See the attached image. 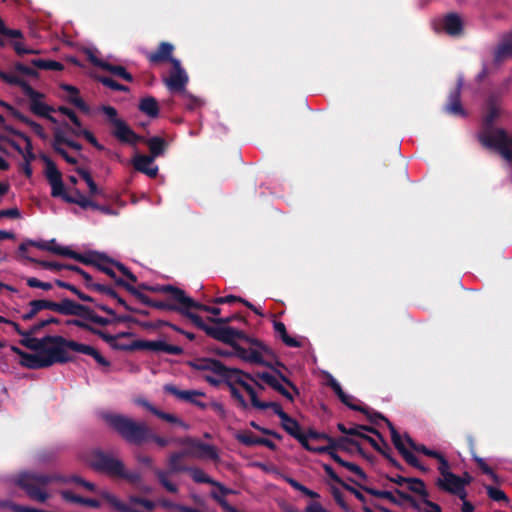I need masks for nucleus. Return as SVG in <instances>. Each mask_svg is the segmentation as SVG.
I'll use <instances>...</instances> for the list:
<instances>
[{"label": "nucleus", "instance_id": "obj_1", "mask_svg": "<svg viewBox=\"0 0 512 512\" xmlns=\"http://www.w3.org/2000/svg\"><path fill=\"white\" fill-rule=\"evenodd\" d=\"M186 365L195 371L209 372L203 376L204 380L214 387H218L225 381L236 380L249 395L250 401L256 395L255 389L245 380L252 379L249 373L238 368H231L224 365L221 361L210 358L200 357L186 362Z\"/></svg>", "mask_w": 512, "mask_h": 512}, {"label": "nucleus", "instance_id": "obj_54", "mask_svg": "<svg viewBox=\"0 0 512 512\" xmlns=\"http://www.w3.org/2000/svg\"><path fill=\"white\" fill-rule=\"evenodd\" d=\"M12 74L18 76L23 82H25V81L20 77L19 74L25 75V76H30V77L37 76V72L35 70H33L32 68H29L21 63H16L14 65V72Z\"/></svg>", "mask_w": 512, "mask_h": 512}, {"label": "nucleus", "instance_id": "obj_35", "mask_svg": "<svg viewBox=\"0 0 512 512\" xmlns=\"http://www.w3.org/2000/svg\"><path fill=\"white\" fill-rule=\"evenodd\" d=\"M131 292V294L139 300L141 303L159 309L163 311H167L166 308H172L171 306H168L164 304L163 299L160 300H152L150 297H148L145 293H143V290H128Z\"/></svg>", "mask_w": 512, "mask_h": 512}, {"label": "nucleus", "instance_id": "obj_62", "mask_svg": "<svg viewBox=\"0 0 512 512\" xmlns=\"http://www.w3.org/2000/svg\"><path fill=\"white\" fill-rule=\"evenodd\" d=\"M339 400L351 410L364 411V409H362V405H357L353 403L355 398L352 395L344 393L343 395H340Z\"/></svg>", "mask_w": 512, "mask_h": 512}, {"label": "nucleus", "instance_id": "obj_58", "mask_svg": "<svg viewBox=\"0 0 512 512\" xmlns=\"http://www.w3.org/2000/svg\"><path fill=\"white\" fill-rule=\"evenodd\" d=\"M118 478L125 479L131 484H137L141 481V474L137 471H126L125 467L123 468L120 476Z\"/></svg>", "mask_w": 512, "mask_h": 512}, {"label": "nucleus", "instance_id": "obj_9", "mask_svg": "<svg viewBox=\"0 0 512 512\" xmlns=\"http://www.w3.org/2000/svg\"><path fill=\"white\" fill-rule=\"evenodd\" d=\"M189 77L186 71L182 68L178 59L172 60V71L168 76L163 77V82L172 93L180 94L186 101L191 102L190 107L198 105L199 101L188 93L186 86Z\"/></svg>", "mask_w": 512, "mask_h": 512}, {"label": "nucleus", "instance_id": "obj_24", "mask_svg": "<svg viewBox=\"0 0 512 512\" xmlns=\"http://www.w3.org/2000/svg\"><path fill=\"white\" fill-rule=\"evenodd\" d=\"M467 442L469 446L472 459L482 471V473L488 475L494 482L499 481L498 475L492 470V468L485 462V460L476 454L475 439L472 435L467 436Z\"/></svg>", "mask_w": 512, "mask_h": 512}, {"label": "nucleus", "instance_id": "obj_61", "mask_svg": "<svg viewBox=\"0 0 512 512\" xmlns=\"http://www.w3.org/2000/svg\"><path fill=\"white\" fill-rule=\"evenodd\" d=\"M341 466L348 469L352 473L356 474L362 480L367 479L366 473L363 471V469L360 466L356 465L355 463L348 462L345 460Z\"/></svg>", "mask_w": 512, "mask_h": 512}, {"label": "nucleus", "instance_id": "obj_39", "mask_svg": "<svg viewBox=\"0 0 512 512\" xmlns=\"http://www.w3.org/2000/svg\"><path fill=\"white\" fill-rule=\"evenodd\" d=\"M406 484L409 491L420 495L422 498L429 497V493L423 480L409 477Z\"/></svg>", "mask_w": 512, "mask_h": 512}, {"label": "nucleus", "instance_id": "obj_23", "mask_svg": "<svg viewBox=\"0 0 512 512\" xmlns=\"http://www.w3.org/2000/svg\"><path fill=\"white\" fill-rule=\"evenodd\" d=\"M132 163L137 171L142 172L151 178L156 177L158 173V167L153 164L154 157L136 154L132 159Z\"/></svg>", "mask_w": 512, "mask_h": 512}, {"label": "nucleus", "instance_id": "obj_52", "mask_svg": "<svg viewBox=\"0 0 512 512\" xmlns=\"http://www.w3.org/2000/svg\"><path fill=\"white\" fill-rule=\"evenodd\" d=\"M105 70L112 72L114 75H117V76L125 79L126 81H129V82L132 81V75L130 73H128L125 70V68L122 66H115V65H111L108 63V64H105Z\"/></svg>", "mask_w": 512, "mask_h": 512}, {"label": "nucleus", "instance_id": "obj_5", "mask_svg": "<svg viewBox=\"0 0 512 512\" xmlns=\"http://www.w3.org/2000/svg\"><path fill=\"white\" fill-rule=\"evenodd\" d=\"M102 419L126 443L135 446H142L146 443L149 426L145 422L136 421L119 413H104Z\"/></svg>", "mask_w": 512, "mask_h": 512}, {"label": "nucleus", "instance_id": "obj_51", "mask_svg": "<svg viewBox=\"0 0 512 512\" xmlns=\"http://www.w3.org/2000/svg\"><path fill=\"white\" fill-rule=\"evenodd\" d=\"M362 409H364V411L360 412L363 413L367 417L368 421L372 424H378L379 420L384 421L387 425L388 422H390L384 415L375 410H372L366 406H362Z\"/></svg>", "mask_w": 512, "mask_h": 512}, {"label": "nucleus", "instance_id": "obj_21", "mask_svg": "<svg viewBox=\"0 0 512 512\" xmlns=\"http://www.w3.org/2000/svg\"><path fill=\"white\" fill-rule=\"evenodd\" d=\"M59 495L65 503L88 506L94 509H98L101 507V502L99 500L77 495L73 491L68 489L60 490Z\"/></svg>", "mask_w": 512, "mask_h": 512}, {"label": "nucleus", "instance_id": "obj_46", "mask_svg": "<svg viewBox=\"0 0 512 512\" xmlns=\"http://www.w3.org/2000/svg\"><path fill=\"white\" fill-rule=\"evenodd\" d=\"M149 149L151 151V156L154 159L161 155L164 151V141L159 137H153L147 141Z\"/></svg>", "mask_w": 512, "mask_h": 512}, {"label": "nucleus", "instance_id": "obj_14", "mask_svg": "<svg viewBox=\"0 0 512 512\" xmlns=\"http://www.w3.org/2000/svg\"><path fill=\"white\" fill-rule=\"evenodd\" d=\"M167 292L163 298L164 304L173 308H166L167 311H173L182 314L187 310H192L194 299L185 294V290H163Z\"/></svg>", "mask_w": 512, "mask_h": 512}, {"label": "nucleus", "instance_id": "obj_28", "mask_svg": "<svg viewBox=\"0 0 512 512\" xmlns=\"http://www.w3.org/2000/svg\"><path fill=\"white\" fill-rule=\"evenodd\" d=\"M181 315H184L185 317L189 318L197 328L201 329L209 337L216 340L220 326H212V325L206 324L201 316H199L198 314L192 313L191 310L182 312Z\"/></svg>", "mask_w": 512, "mask_h": 512}, {"label": "nucleus", "instance_id": "obj_57", "mask_svg": "<svg viewBox=\"0 0 512 512\" xmlns=\"http://www.w3.org/2000/svg\"><path fill=\"white\" fill-rule=\"evenodd\" d=\"M77 172L79 173V175L83 178V180L86 182L88 188H89V191L92 195H95L97 194L99 191H98V188H97V185L95 184V182L93 181L92 177L90 176V174L84 170V169H77Z\"/></svg>", "mask_w": 512, "mask_h": 512}, {"label": "nucleus", "instance_id": "obj_19", "mask_svg": "<svg viewBox=\"0 0 512 512\" xmlns=\"http://www.w3.org/2000/svg\"><path fill=\"white\" fill-rule=\"evenodd\" d=\"M67 349H70V350L78 352V353L89 355V356L93 357L95 359V361L101 366H104V367L110 366V362L105 357H103L98 350H96L94 347H92L90 345L78 343L73 340H67L66 350Z\"/></svg>", "mask_w": 512, "mask_h": 512}, {"label": "nucleus", "instance_id": "obj_38", "mask_svg": "<svg viewBox=\"0 0 512 512\" xmlns=\"http://www.w3.org/2000/svg\"><path fill=\"white\" fill-rule=\"evenodd\" d=\"M139 109L150 117H157L159 107L157 101L153 97L143 98L139 104Z\"/></svg>", "mask_w": 512, "mask_h": 512}, {"label": "nucleus", "instance_id": "obj_8", "mask_svg": "<svg viewBox=\"0 0 512 512\" xmlns=\"http://www.w3.org/2000/svg\"><path fill=\"white\" fill-rule=\"evenodd\" d=\"M251 405L259 410L271 408L273 412L280 418L282 428L300 444H304L308 436L302 432L301 426L297 420L289 416L277 402H266L259 400L257 394L251 400Z\"/></svg>", "mask_w": 512, "mask_h": 512}, {"label": "nucleus", "instance_id": "obj_45", "mask_svg": "<svg viewBox=\"0 0 512 512\" xmlns=\"http://www.w3.org/2000/svg\"><path fill=\"white\" fill-rule=\"evenodd\" d=\"M158 504L166 510H176L179 512H193L194 508L182 504L174 503L168 499H161Z\"/></svg>", "mask_w": 512, "mask_h": 512}, {"label": "nucleus", "instance_id": "obj_63", "mask_svg": "<svg viewBox=\"0 0 512 512\" xmlns=\"http://www.w3.org/2000/svg\"><path fill=\"white\" fill-rule=\"evenodd\" d=\"M149 441H153L159 447H166L169 444V440L167 438L156 435L150 428L148 429V434L146 436V443Z\"/></svg>", "mask_w": 512, "mask_h": 512}, {"label": "nucleus", "instance_id": "obj_4", "mask_svg": "<svg viewBox=\"0 0 512 512\" xmlns=\"http://www.w3.org/2000/svg\"><path fill=\"white\" fill-rule=\"evenodd\" d=\"M83 481L84 479L78 475L64 477L56 473L23 472L18 476L16 484L26 492L30 499L44 503L49 498V494L46 491V487L49 484L61 482L75 483L81 486Z\"/></svg>", "mask_w": 512, "mask_h": 512}, {"label": "nucleus", "instance_id": "obj_22", "mask_svg": "<svg viewBox=\"0 0 512 512\" xmlns=\"http://www.w3.org/2000/svg\"><path fill=\"white\" fill-rule=\"evenodd\" d=\"M188 472L191 475V478L196 483H203V484H210L212 486H215L219 489L220 493L224 496L233 494L234 491L232 489L226 488L224 485H222L220 482L215 481L211 477H209L204 470L200 468H190Z\"/></svg>", "mask_w": 512, "mask_h": 512}, {"label": "nucleus", "instance_id": "obj_6", "mask_svg": "<svg viewBox=\"0 0 512 512\" xmlns=\"http://www.w3.org/2000/svg\"><path fill=\"white\" fill-rule=\"evenodd\" d=\"M12 350L20 356V364L29 369L47 368L55 363L64 364L72 361L66 348L59 346H50L45 351H37V354L25 352L18 347H12Z\"/></svg>", "mask_w": 512, "mask_h": 512}, {"label": "nucleus", "instance_id": "obj_27", "mask_svg": "<svg viewBox=\"0 0 512 512\" xmlns=\"http://www.w3.org/2000/svg\"><path fill=\"white\" fill-rule=\"evenodd\" d=\"M237 439L240 443H242L246 446L260 445V446H265L270 450H276V448H277L276 444L272 440H270L268 438L258 437L256 435H254L252 432H246L243 434H239L237 436Z\"/></svg>", "mask_w": 512, "mask_h": 512}, {"label": "nucleus", "instance_id": "obj_36", "mask_svg": "<svg viewBox=\"0 0 512 512\" xmlns=\"http://www.w3.org/2000/svg\"><path fill=\"white\" fill-rule=\"evenodd\" d=\"M274 330L279 334L281 340L283 341V343L288 346V347H293V348H299L301 347V342L298 341L297 339L291 337L288 333H287V330H286V326L283 322L281 321H274Z\"/></svg>", "mask_w": 512, "mask_h": 512}, {"label": "nucleus", "instance_id": "obj_26", "mask_svg": "<svg viewBox=\"0 0 512 512\" xmlns=\"http://www.w3.org/2000/svg\"><path fill=\"white\" fill-rule=\"evenodd\" d=\"M138 404L141 405L142 407H144L149 412H151L153 415L157 416L158 418H160L166 422H169L172 424H177V425L183 427L184 429L188 428V425L185 422H183L181 419H179L177 416L159 410L158 408H156L154 405H152L147 400H144V399L139 400Z\"/></svg>", "mask_w": 512, "mask_h": 512}, {"label": "nucleus", "instance_id": "obj_32", "mask_svg": "<svg viewBox=\"0 0 512 512\" xmlns=\"http://www.w3.org/2000/svg\"><path fill=\"white\" fill-rule=\"evenodd\" d=\"M443 27L449 35L457 36L462 32L464 23L458 15L451 14L445 17Z\"/></svg>", "mask_w": 512, "mask_h": 512}, {"label": "nucleus", "instance_id": "obj_56", "mask_svg": "<svg viewBox=\"0 0 512 512\" xmlns=\"http://www.w3.org/2000/svg\"><path fill=\"white\" fill-rule=\"evenodd\" d=\"M101 497L106 500L109 504H111L118 511L123 512L126 504L120 502L116 496L109 492H102Z\"/></svg>", "mask_w": 512, "mask_h": 512}, {"label": "nucleus", "instance_id": "obj_11", "mask_svg": "<svg viewBox=\"0 0 512 512\" xmlns=\"http://www.w3.org/2000/svg\"><path fill=\"white\" fill-rule=\"evenodd\" d=\"M91 466L98 472L118 478L125 465L120 459L101 450H95L92 453Z\"/></svg>", "mask_w": 512, "mask_h": 512}, {"label": "nucleus", "instance_id": "obj_2", "mask_svg": "<svg viewBox=\"0 0 512 512\" xmlns=\"http://www.w3.org/2000/svg\"><path fill=\"white\" fill-rule=\"evenodd\" d=\"M216 340L236 350L237 357L243 361L271 367V364L266 362L261 354V351L272 354L271 349L262 341L248 336L242 330L230 326H220Z\"/></svg>", "mask_w": 512, "mask_h": 512}, {"label": "nucleus", "instance_id": "obj_7", "mask_svg": "<svg viewBox=\"0 0 512 512\" xmlns=\"http://www.w3.org/2000/svg\"><path fill=\"white\" fill-rule=\"evenodd\" d=\"M193 453V450L173 452L168 457L167 470L154 468V475L156 476L158 482L165 488L167 492L172 494L178 493L179 488L177 484L170 481L169 476L182 472H188L189 467L182 462V459Z\"/></svg>", "mask_w": 512, "mask_h": 512}, {"label": "nucleus", "instance_id": "obj_41", "mask_svg": "<svg viewBox=\"0 0 512 512\" xmlns=\"http://www.w3.org/2000/svg\"><path fill=\"white\" fill-rule=\"evenodd\" d=\"M155 352H164L171 355H181L184 351L180 346L168 344L163 340H156Z\"/></svg>", "mask_w": 512, "mask_h": 512}, {"label": "nucleus", "instance_id": "obj_16", "mask_svg": "<svg viewBox=\"0 0 512 512\" xmlns=\"http://www.w3.org/2000/svg\"><path fill=\"white\" fill-rule=\"evenodd\" d=\"M7 130L11 131L19 138V141L10 139H7V141L23 156L25 163L23 164L22 169L26 176L30 177L32 175L30 162L34 159L31 142L25 135L15 132L10 128H7Z\"/></svg>", "mask_w": 512, "mask_h": 512}, {"label": "nucleus", "instance_id": "obj_50", "mask_svg": "<svg viewBox=\"0 0 512 512\" xmlns=\"http://www.w3.org/2000/svg\"><path fill=\"white\" fill-rule=\"evenodd\" d=\"M77 296L79 299H81L82 301H88V302H94L95 303V306L98 307L100 310L106 312L107 314H110V315H115V312L113 309L109 308L107 305L105 304H101V303H96L95 302V299L85 293L82 292V290H72Z\"/></svg>", "mask_w": 512, "mask_h": 512}, {"label": "nucleus", "instance_id": "obj_44", "mask_svg": "<svg viewBox=\"0 0 512 512\" xmlns=\"http://www.w3.org/2000/svg\"><path fill=\"white\" fill-rule=\"evenodd\" d=\"M156 341L136 340L129 346H123V350H149L155 352Z\"/></svg>", "mask_w": 512, "mask_h": 512}, {"label": "nucleus", "instance_id": "obj_13", "mask_svg": "<svg viewBox=\"0 0 512 512\" xmlns=\"http://www.w3.org/2000/svg\"><path fill=\"white\" fill-rule=\"evenodd\" d=\"M20 343L24 347L37 352L45 351L50 348V346L66 348L67 339L59 335H47L41 339L32 337V335H27L23 336V339L20 340Z\"/></svg>", "mask_w": 512, "mask_h": 512}, {"label": "nucleus", "instance_id": "obj_31", "mask_svg": "<svg viewBox=\"0 0 512 512\" xmlns=\"http://www.w3.org/2000/svg\"><path fill=\"white\" fill-rule=\"evenodd\" d=\"M113 134L124 142L134 143L137 139L133 131L120 119L112 125Z\"/></svg>", "mask_w": 512, "mask_h": 512}, {"label": "nucleus", "instance_id": "obj_3", "mask_svg": "<svg viewBox=\"0 0 512 512\" xmlns=\"http://www.w3.org/2000/svg\"><path fill=\"white\" fill-rule=\"evenodd\" d=\"M48 247L49 248H47L46 251H50L57 255L69 256L83 263L96 266L115 279L117 284L125 286V288H131L137 281L135 275L132 274L125 266L113 262L102 254L92 252L86 255H79L67 247L58 245L55 240L48 241Z\"/></svg>", "mask_w": 512, "mask_h": 512}, {"label": "nucleus", "instance_id": "obj_59", "mask_svg": "<svg viewBox=\"0 0 512 512\" xmlns=\"http://www.w3.org/2000/svg\"><path fill=\"white\" fill-rule=\"evenodd\" d=\"M65 97L67 98V100L69 102L74 104L76 107H78L82 111H84V112L88 111V107L85 104V102L81 99V97L79 96L78 90L75 91V93H72V94H69V95H65Z\"/></svg>", "mask_w": 512, "mask_h": 512}, {"label": "nucleus", "instance_id": "obj_12", "mask_svg": "<svg viewBox=\"0 0 512 512\" xmlns=\"http://www.w3.org/2000/svg\"><path fill=\"white\" fill-rule=\"evenodd\" d=\"M435 484L441 491L455 495L459 499L467 498L466 486L469 485V480H462L454 473L438 478Z\"/></svg>", "mask_w": 512, "mask_h": 512}, {"label": "nucleus", "instance_id": "obj_15", "mask_svg": "<svg viewBox=\"0 0 512 512\" xmlns=\"http://www.w3.org/2000/svg\"><path fill=\"white\" fill-rule=\"evenodd\" d=\"M178 442L181 445L187 446V450L194 451V453L190 454L189 456L207 458L213 461L219 459L217 449L213 445L201 442L200 440L191 437L182 438Z\"/></svg>", "mask_w": 512, "mask_h": 512}, {"label": "nucleus", "instance_id": "obj_64", "mask_svg": "<svg viewBox=\"0 0 512 512\" xmlns=\"http://www.w3.org/2000/svg\"><path fill=\"white\" fill-rule=\"evenodd\" d=\"M332 496L335 502L346 512H349V507L343 498L342 492L337 487L331 488Z\"/></svg>", "mask_w": 512, "mask_h": 512}, {"label": "nucleus", "instance_id": "obj_25", "mask_svg": "<svg viewBox=\"0 0 512 512\" xmlns=\"http://www.w3.org/2000/svg\"><path fill=\"white\" fill-rule=\"evenodd\" d=\"M73 316H78L82 319L89 320L95 324L102 326L109 325L111 320L97 315L89 306L77 302Z\"/></svg>", "mask_w": 512, "mask_h": 512}, {"label": "nucleus", "instance_id": "obj_42", "mask_svg": "<svg viewBox=\"0 0 512 512\" xmlns=\"http://www.w3.org/2000/svg\"><path fill=\"white\" fill-rule=\"evenodd\" d=\"M486 493L488 497L495 502H504L505 504L509 503V498L505 494V492L497 487L491 485H484Z\"/></svg>", "mask_w": 512, "mask_h": 512}, {"label": "nucleus", "instance_id": "obj_18", "mask_svg": "<svg viewBox=\"0 0 512 512\" xmlns=\"http://www.w3.org/2000/svg\"><path fill=\"white\" fill-rule=\"evenodd\" d=\"M67 324L68 325H74V326H77L81 329H84V330H87L89 331L90 333L94 334V335H97L99 336L102 340H104L106 343L110 344L113 348H116V349H123L122 347L123 346H119L117 343H116V339L118 337H123V336H126V333H120L118 334L117 336H114V335H111V334H108L107 332L103 331V330H100L98 328H95L93 327L92 325L86 323L85 321H82V320H79V319H71V320H67Z\"/></svg>", "mask_w": 512, "mask_h": 512}, {"label": "nucleus", "instance_id": "obj_60", "mask_svg": "<svg viewBox=\"0 0 512 512\" xmlns=\"http://www.w3.org/2000/svg\"><path fill=\"white\" fill-rule=\"evenodd\" d=\"M201 310V311H205L207 313H211L212 315H219L221 313V310L220 308L216 307V306H211V305H206V304H202L196 300H194V305L192 306V310Z\"/></svg>", "mask_w": 512, "mask_h": 512}, {"label": "nucleus", "instance_id": "obj_55", "mask_svg": "<svg viewBox=\"0 0 512 512\" xmlns=\"http://www.w3.org/2000/svg\"><path fill=\"white\" fill-rule=\"evenodd\" d=\"M71 132L75 136H83L88 142L93 144L94 146H98L96 138L93 136L91 132L82 128L81 124L71 130Z\"/></svg>", "mask_w": 512, "mask_h": 512}, {"label": "nucleus", "instance_id": "obj_20", "mask_svg": "<svg viewBox=\"0 0 512 512\" xmlns=\"http://www.w3.org/2000/svg\"><path fill=\"white\" fill-rule=\"evenodd\" d=\"M76 304V301L69 298H62L59 302L42 299L44 309L52 310L66 316L74 315Z\"/></svg>", "mask_w": 512, "mask_h": 512}, {"label": "nucleus", "instance_id": "obj_47", "mask_svg": "<svg viewBox=\"0 0 512 512\" xmlns=\"http://www.w3.org/2000/svg\"><path fill=\"white\" fill-rule=\"evenodd\" d=\"M388 428L390 430L391 439L395 448L398 450L400 454H403L407 450V448L405 447L400 434L398 433V431L391 422H388Z\"/></svg>", "mask_w": 512, "mask_h": 512}, {"label": "nucleus", "instance_id": "obj_30", "mask_svg": "<svg viewBox=\"0 0 512 512\" xmlns=\"http://www.w3.org/2000/svg\"><path fill=\"white\" fill-rule=\"evenodd\" d=\"M348 481L351 483H354L359 488H361L363 491H365L366 493H368L374 497L387 499L391 503L396 504V505L401 504V501L399 499H397L391 491L377 490L372 487L363 486V485L359 484L358 482H356L353 478H348Z\"/></svg>", "mask_w": 512, "mask_h": 512}, {"label": "nucleus", "instance_id": "obj_43", "mask_svg": "<svg viewBox=\"0 0 512 512\" xmlns=\"http://www.w3.org/2000/svg\"><path fill=\"white\" fill-rule=\"evenodd\" d=\"M31 63L35 67L43 70L61 71L64 68V66L60 62L54 60L34 59Z\"/></svg>", "mask_w": 512, "mask_h": 512}, {"label": "nucleus", "instance_id": "obj_33", "mask_svg": "<svg viewBox=\"0 0 512 512\" xmlns=\"http://www.w3.org/2000/svg\"><path fill=\"white\" fill-rule=\"evenodd\" d=\"M174 47L172 44L168 42H162L155 53L149 55V60L151 62H160V61H169L172 64V60L175 59L172 57V52Z\"/></svg>", "mask_w": 512, "mask_h": 512}, {"label": "nucleus", "instance_id": "obj_48", "mask_svg": "<svg viewBox=\"0 0 512 512\" xmlns=\"http://www.w3.org/2000/svg\"><path fill=\"white\" fill-rule=\"evenodd\" d=\"M61 131L59 129L55 130V142L54 149L70 164H75L77 161L74 157H71L67 154V152L61 147Z\"/></svg>", "mask_w": 512, "mask_h": 512}, {"label": "nucleus", "instance_id": "obj_17", "mask_svg": "<svg viewBox=\"0 0 512 512\" xmlns=\"http://www.w3.org/2000/svg\"><path fill=\"white\" fill-rule=\"evenodd\" d=\"M19 86L22 87L24 93L30 98V109L34 114L44 117L53 111L52 107L42 101V95L33 90L26 82L22 81V84Z\"/></svg>", "mask_w": 512, "mask_h": 512}, {"label": "nucleus", "instance_id": "obj_49", "mask_svg": "<svg viewBox=\"0 0 512 512\" xmlns=\"http://www.w3.org/2000/svg\"><path fill=\"white\" fill-rule=\"evenodd\" d=\"M223 383L229 387L231 396L239 402L241 408L246 409L248 407V403L246 402L240 391L235 387V384H237L236 380L225 381Z\"/></svg>", "mask_w": 512, "mask_h": 512}, {"label": "nucleus", "instance_id": "obj_40", "mask_svg": "<svg viewBox=\"0 0 512 512\" xmlns=\"http://www.w3.org/2000/svg\"><path fill=\"white\" fill-rule=\"evenodd\" d=\"M460 86H461V83H459L456 91L450 96V102L446 108L448 112H450L452 114H456V115H464V110L461 107L460 100H459Z\"/></svg>", "mask_w": 512, "mask_h": 512}, {"label": "nucleus", "instance_id": "obj_37", "mask_svg": "<svg viewBox=\"0 0 512 512\" xmlns=\"http://www.w3.org/2000/svg\"><path fill=\"white\" fill-rule=\"evenodd\" d=\"M214 304H233V303H242L251 309L257 315H262V313L249 301L235 295H227L223 297H216L212 300Z\"/></svg>", "mask_w": 512, "mask_h": 512}, {"label": "nucleus", "instance_id": "obj_53", "mask_svg": "<svg viewBox=\"0 0 512 512\" xmlns=\"http://www.w3.org/2000/svg\"><path fill=\"white\" fill-rule=\"evenodd\" d=\"M51 195L53 197H61L65 201H73V197L69 196L65 192L63 181H61L59 184H54L51 186Z\"/></svg>", "mask_w": 512, "mask_h": 512}, {"label": "nucleus", "instance_id": "obj_29", "mask_svg": "<svg viewBox=\"0 0 512 512\" xmlns=\"http://www.w3.org/2000/svg\"><path fill=\"white\" fill-rule=\"evenodd\" d=\"M164 391L177 397L180 400L192 403L195 402L197 396H204L205 394L198 390H180L175 385L167 384L164 386Z\"/></svg>", "mask_w": 512, "mask_h": 512}, {"label": "nucleus", "instance_id": "obj_34", "mask_svg": "<svg viewBox=\"0 0 512 512\" xmlns=\"http://www.w3.org/2000/svg\"><path fill=\"white\" fill-rule=\"evenodd\" d=\"M44 163H45V176L50 184V186L54 184H59L62 181V174L48 157L43 156L42 157Z\"/></svg>", "mask_w": 512, "mask_h": 512}, {"label": "nucleus", "instance_id": "obj_10", "mask_svg": "<svg viewBox=\"0 0 512 512\" xmlns=\"http://www.w3.org/2000/svg\"><path fill=\"white\" fill-rule=\"evenodd\" d=\"M480 141L487 147L496 148L500 151L502 157L512 165V135H508L503 130H490L480 135Z\"/></svg>", "mask_w": 512, "mask_h": 512}]
</instances>
